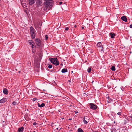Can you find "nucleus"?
<instances>
[{
  "instance_id": "16",
  "label": "nucleus",
  "mask_w": 132,
  "mask_h": 132,
  "mask_svg": "<svg viewBox=\"0 0 132 132\" xmlns=\"http://www.w3.org/2000/svg\"><path fill=\"white\" fill-rule=\"evenodd\" d=\"M111 69L112 71H115L116 70L115 67L114 66H112Z\"/></svg>"
},
{
  "instance_id": "36",
  "label": "nucleus",
  "mask_w": 132,
  "mask_h": 132,
  "mask_svg": "<svg viewBox=\"0 0 132 132\" xmlns=\"http://www.w3.org/2000/svg\"><path fill=\"white\" fill-rule=\"evenodd\" d=\"M81 28H82V29H84V27H81Z\"/></svg>"
},
{
  "instance_id": "26",
  "label": "nucleus",
  "mask_w": 132,
  "mask_h": 132,
  "mask_svg": "<svg viewBox=\"0 0 132 132\" xmlns=\"http://www.w3.org/2000/svg\"><path fill=\"white\" fill-rule=\"evenodd\" d=\"M45 40H47L48 38V36L47 35H46L45 36Z\"/></svg>"
},
{
  "instance_id": "9",
  "label": "nucleus",
  "mask_w": 132,
  "mask_h": 132,
  "mask_svg": "<svg viewBox=\"0 0 132 132\" xmlns=\"http://www.w3.org/2000/svg\"><path fill=\"white\" fill-rule=\"evenodd\" d=\"M121 19L125 22H127V19L125 16H123L121 17Z\"/></svg>"
},
{
  "instance_id": "1",
  "label": "nucleus",
  "mask_w": 132,
  "mask_h": 132,
  "mask_svg": "<svg viewBox=\"0 0 132 132\" xmlns=\"http://www.w3.org/2000/svg\"><path fill=\"white\" fill-rule=\"evenodd\" d=\"M45 6L44 10L45 11L49 10L52 7V3L51 1L52 0H45Z\"/></svg>"
},
{
  "instance_id": "6",
  "label": "nucleus",
  "mask_w": 132,
  "mask_h": 132,
  "mask_svg": "<svg viewBox=\"0 0 132 132\" xmlns=\"http://www.w3.org/2000/svg\"><path fill=\"white\" fill-rule=\"evenodd\" d=\"M29 43L30 45L32 48H35V44L34 42L32 40H28Z\"/></svg>"
},
{
  "instance_id": "34",
  "label": "nucleus",
  "mask_w": 132,
  "mask_h": 132,
  "mask_svg": "<svg viewBox=\"0 0 132 132\" xmlns=\"http://www.w3.org/2000/svg\"><path fill=\"white\" fill-rule=\"evenodd\" d=\"M129 27L130 28H132V24L130 25Z\"/></svg>"
},
{
  "instance_id": "21",
  "label": "nucleus",
  "mask_w": 132,
  "mask_h": 132,
  "mask_svg": "<svg viewBox=\"0 0 132 132\" xmlns=\"http://www.w3.org/2000/svg\"><path fill=\"white\" fill-rule=\"evenodd\" d=\"M18 103L14 101L13 102V104L14 105H16L18 104Z\"/></svg>"
},
{
  "instance_id": "32",
  "label": "nucleus",
  "mask_w": 132,
  "mask_h": 132,
  "mask_svg": "<svg viewBox=\"0 0 132 132\" xmlns=\"http://www.w3.org/2000/svg\"><path fill=\"white\" fill-rule=\"evenodd\" d=\"M74 112L76 114L78 113V111H75Z\"/></svg>"
},
{
  "instance_id": "40",
  "label": "nucleus",
  "mask_w": 132,
  "mask_h": 132,
  "mask_svg": "<svg viewBox=\"0 0 132 132\" xmlns=\"http://www.w3.org/2000/svg\"><path fill=\"white\" fill-rule=\"evenodd\" d=\"M56 129L57 130H58V128H56Z\"/></svg>"
},
{
  "instance_id": "8",
  "label": "nucleus",
  "mask_w": 132,
  "mask_h": 132,
  "mask_svg": "<svg viewBox=\"0 0 132 132\" xmlns=\"http://www.w3.org/2000/svg\"><path fill=\"white\" fill-rule=\"evenodd\" d=\"M37 105L39 107H44L45 106V104L44 103H42L40 104V103H38Z\"/></svg>"
},
{
  "instance_id": "2",
  "label": "nucleus",
  "mask_w": 132,
  "mask_h": 132,
  "mask_svg": "<svg viewBox=\"0 0 132 132\" xmlns=\"http://www.w3.org/2000/svg\"><path fill=\"white\" fill-rule=\"evenodd\" d=\"M30 30L31 38L32 39H33L36 37V31L34 28L32 27H30Z\"/></svg>"
},
{
  "instance_id": "38",
  "label": "nucleus",
  "mask_w": 132,
  "mask_h": 132,
  "mask_svg": "<svg viewBox=\"0 0 132 132\" xmlns=\"http://www.w3.org/2000/svg\"><path fill=\"white\" fill-rule=\"evenodd\" d=\"M39 55H41V53H39Z\"/></svg>"
},
{
  "instance_id": "39",
  "label": "nucleus",
  "mask_w": 132,
  "mask_h": 132,
  "mask_svg": "<svg viewBox=\"0 0 132 132\" xmlns=\"http://www.w3.org/2000/svg\"><path fill=\"white\" fill-rule=\"evenodd\" d=\"M109 98H110L109 97V96H108V99H109Z\"/></svg>"
},
{
  "instance_id": "35",
  "label": "nucleus",
  "mask_w": 132,
  "mask_h": 132,
  "mask_svg": "<svg viewBox=\"0 0 132 132\" xmlns=\"http://www.w3.org/2000/svg\"><path fill=\"white\" fill-rule=\"evenodd\" d=\"M62 2H59V4L61 5L62 4Z\"/></svg>"
},
{
  "instance_id": "10",
  "label": "nucleus",
  "mask_w": 132,
  "mask_h": 132,
  "mask_svg": "<svg viewBox=\"0 0 132 132\" xmlns=\"http://www.w3.org/2000/svg\"><path fill=\"white\" fill-rule=\"evenodd\" d=\"M24 127H23L19 128L18 130V132H22L24 130Z\"/></svg>"
},
{
  "instance_id": "12",
  "label": "nucleus",
  "mask_w": 132,
  "mask_h": 132,
  "mask_svg": "<svg viewBox=\"0 0 132 132\" xmlns=\"http://www.w3.org/2000/svg\"><path fill=\"white\" fill-rule=\"evenodd\" d=\"M109 35L112 38H113L114 37L116 36L114 33L111 32L110 33Z\"/></svg>"
},
{
  "instance_id": "15",
  "label": "nucleus",
  "mask_w": 132,
  "mask_h": 132,
  "mask_svg": "<svg viewBox=\"0 0 132 132\" xmlns=\"http://www.w3.org/2000/svg\"><path fill=\"white\" fill-rule=\"evenodd\" d=\"M67 69L66 68H64L61 71V72L62 73H65L67 72Z\"/></svg>"
},
{
  "instance_id": "29",
  "label": "nucleus",
  "mask_w": 132,
  "mask_h": 132,
  "mask_svg": "<svg viewBox=\"0 0 132 132\" xmlns=\"http://www.w3.org/2000/svg\"><path fill=\"white\" fill-rule=\"evenodd\" d=\"M37 123L36 122H34L33 123V125L35 126L36 125H37Z\"/></svg>"
},
{
  "instance_id": "3",
  "label": "nucleus",
  "mask_w": 132,
  "mask_h": 132,
  "mask_svg": "<svg viewBox=\"0 0 132 132\" xmlns=\"http://www.w3.org/2000/svg\"><path fill=\"white\" fill-rule=\"evenodd\" d=\"M51 62L54 64L57 65L59 64V62L57 58L56 59L50 58L49 59Z\"/></svg>"
},
{
  "instance_id": "44",
  "label": "nucleus",
  "mask_w": 132,
  "mask_h": 132,
  "mask_svg": "<svg viewBox=\"0 0 132 132\" xmlns=\"http://www.w3.org/2000/svg\"><path fill=\"white\" fill-rule=\"evenodd\" d=\"M69 82H70V80H69Z\"/></svg>"
},
{
  "instance_id": "4",
  "label": "nucleus",
  "mask_w": 132,
  "mask_h": 132,
  "mask_svg": "<svg viewBox=\"0 0 132 132\" xmlns=\"http://www.w3.org/2000/svg\"><path fill=\"white\" fill-rule=\"evenodd\" d=\"M90 108L93 110H95L97 108L96 105L93 103H90L89 104Z\"/></svg>"
},
{
  "instance_id": "31",
  "label": "nucleus",
  "mask_w": 132,
  "mask_h": 132,
  "mask_svg": "<svg viewBox=\"0 0 132 132\" xmlns=\"http://www.w3.org/2000/svg\"><path fill=\"white\" fill-rule=\"evenodd\" d=\"M111 100H108V102L109 103H110V102H111V101H112V100H111V99H110Z\"/></svg>"
},
{
  "instance_id": "11",
  "label": "nucleus",
  "mask_w": 132,
  "mask_h": 132,
  "mask_svg": "<svg viewBox=\"0 0 132 132\" xmlns=\"http://www.w3.org/2000/svg\"><path fill=\"white\" fill-rule=\"evenodd\" d=\"M6 100H7V99L6 98H3L2 99L0 100V103H4L6 101Z\"/></svg>"
},
{
  "instance_id": "19",
  "label": "nucleus",
  "mask_w": 132,
  "mask_h": 132,
  "mask_svg": "<svg viewBox=\"0 0 132 132\" xmlns=\"http://www.w3.org/2000/svg\"><path fill=\"white\" fill-rule=\"evenodd\" d=\"M92 70V69L91 68H89L87 70V71L88 72L90 73L91 72Z\"/></svg>"
},
{
  "instance_id": "42",
  "label": "nucleus",
  "mask_w": 132,
  "mask_h": 132,
  "mask_svg": "<svg viewBox=\"0 0 132 132\" xmlns=\"http://www.w3.org/2000/svg\"><path fill=\"white\" fill-rule=\"evenodd\" d=\"M94 82V81H93L92 82V83H93V82Z\"/></svg>"
},
{
  "instance_id": "22",
  "label": "nucleus",
  "mask_w": 132,
  "mask_h": 132,
  "mask_svg": "<svg viewBox=\"0 0 132 132\" xmlns=\"http://www.w3.org/2000/svg\"><path fill=\"white\" fill-rule=\"evenodd\" d=\"M32 48V52L33 53H34L35 52V48Z\"/></svg>"
},
{
  "instance_id": "28",
  "label": "nucleus",
  "mask_w": 132,
  "mask_h": 132,
  "mask_svg": "<svg viewBox=\"0 0 132 132\" xmlns=\"http://www.w3.org/2000/svg\"><path fill=\"white\" fill-rule=\"evenodd\" d=\"M87 116H85L84 118V120H85V119H87Z\"/></svg>"
},
{
  "instance_id": "20",
  "label": "nucleus",
  "mask_w": 132,
  "mask_h": 132,
  "mask_svg": "<svg viewBox=\"0 0 132 132\" xmlns=\"http://www.w3.org/2000/svg\"><path fill=\"white\" fill-rule=\"evenodd\" d=\"M125 131V130L124 128H121L120 129V131L121 132H124Z\"/></svg>"
},
{
  "instance_id": "37",
  "label": "nucleus",
  "mask_w": 132,
  "mask_h": 132,
  "mask_svg": "<svg viewBox=\"0 0 132 132\" xmlns=\"http://www.w3.org/2000/svg\"><path fill=\"white\" fill-rule=\"evenodd\" d=\"M74 27L75 28H76L77 27V26L76 25H75V26Z\"/></svg>"
},
{
  "instance_id": "17",
  "label": "nucleus",
  "mask_w": 132,
  "mask_h": 132,
  "mask_svg": "<svg viewBox=\"0 0 132 132\" xmlns=\"http://www.w3.org/2000/svg\"><path fill=\"white\" fill-rule=\"evenodd\" d=\"M78 132H84L82 129L81 128H79L78 129Z\"/></svg>"
},
{
  "instance_id": "33",
  "label": "nucleus",
  "mask_w": 132,
  "mask_h": 132,
  "mask_svg": "<svg viewBox=\"0 0 132 132\" xmlns=\"http://www.w3.org/2000/svg\"><path fill=\"white\" fill-rule=\"evenodd\" d=\"M39 63H38L37 65V67L38 68L39 67Z\"/></svg>"
},
{
  "instance_id": "30",
  "label": "nucleus",
  "mask_w": 132,
  "mask_h": 132,
  "mask_svg": "<svg viewBox=\"0 0 132 132\" xmlns=\"http://www.w3.org/2000/svg\"><path fill=\"white\" fill-rule=\"evenodd\" d=\"M69 28L68 27H66L65 28V30H69Z\"/></svg>"
},
{
  "instance_id": "5",
  "label": "nucleus",
  "mask_w": 132,
  "mask_h": 132,
  "mask_svg": "<svg viewBox=\"0 0 132 132\" xmlns=\"http://www.w3.org/2000/svg\"><path fill=\"white\" fill-rule=\"evenodd\" d=\"M35 41L36 44L39 46H40L41 44V41L38 38H36L35 39Z\"/></svg>"
},
{
  "instance_id": "13",
  "label": "nucleus",
  "mask_w": 132,
  "mask_h": 132,
  "mask_svg": "<svg viewBox=\"0 0 132 132\" xmlns=\"http://www.w3.org/2000/svg\"><path fill=\"white\" fill-rule=\"evenodd\" d=\"M29 1V4L30 5H32L34 4L35 1V0H28Z\"/></svg>"
},
{
  "instance_id": "18",
  "label": "nucleus",
  "mask_w": 132,
  "mask_h": 132,
  "mask_svg": "<svg viewBox=\"0 0 132 132\" xmlns=\"http://www.w3.org/2000/svg\"><path fill=\"white\" fill-rule=\"evenodd\" d=\"M111 131L112 132H116L117 131V130L116 129L114 128H112V129Z\"/></svg>"
},
{
  "instance_id": "7",
  "label": "nucleus",
  "mask_w": 132,
  "mask_h": 132,
  "mask_svg": "<svg viewBox=\"0 0 132 132\" xmlns=\"http://www.w3.org/2000/svg\"><path fill=\"white\" fill-rule=\"evenodd\" d=\"M96 46L99 49V50H100L101 51H103V47L102 46V43L101 42L98 43L96 45Z\"/></svg>"
},
{
  "instance_id": "45",
  "label": "nucleus",
  "mask_w": 132,
  "mask_h": 132,
  "mask_svg": "<svg viewBox=\"0 0 132 132\" xmlns=\"http://www.w3.org/2000/svg\"><path fill=\"white\" fill-rule=\"evenodd\" d=\"M33 132H35V131H34Z\"/></svg>"
},
{
  "instance_id": "41",
  "label": "nucleus",
  "mask_w": 132,
  "mask_h": 132,
  "mask_svg": "<svg viewBox=\"0 0 132 132\" xmlns=\"http://www.w3.org/2000/svg\"><path fill=\"white\" fill-rule=\"evenodd\" d=\"M61 128H60L59 129V131L60 130H61Z\"/></svg>"
},
{
  "instance_id": "14",
  "label": "nucleus",
  "mask_w": 132,
  "mask_h": 132,
  "mask_svg": "<svg viewBox=\"0 0 132 132\" xmlns=\"http://www.w3.org/2000/svg\"><path fill=\"white\" fill-rule=\"evenodd\" d=\"M3 92L5 94H8V91L7 89L5 88L4 89Z\"/></svg>"
},
{
  "instance_id": "27",
  "label": "nucleus",
  "mask_w": 132,
  "mask_h": 132,
  "mask_svg": "<svg viewBox=\"0 0 132 132\" xmlns=\"http://www.w3.org/2000/svg\"><path fill=\"white\" fill-rule=\"evenodd\" d=\"M121 112H119L117 113L118 115H120L121 114Z\"/></svg>"
},
{
  "instance_id": "43",
  "label": "nucleus",
  "mask_w": 132,
  "mask_h": 132,
  "mask_svg": "<svg viewBox=\"0 0 132 132\" xmlns=\"http://www.w3.org/2000/svg\"><path fill=\"white\" fill-rule=\"evenodd\" d=\"M131 118H132V116H131Z\"/></svg>"
},
{
  "instance_id": "23",
  "label": "nucleus",
  "mask_w": 132,
  "mask_h": 132,
  "mask_svg": "<svg viewBox=\"0 0 132 132\" xmlns=\"http://www.w3.org/2000/svg\"><path fill=\"white\" fill-rule=\"evenodd\" d=\"M83 121V122L85 124H86L88 123V122H87V121L85 120H84Z\"/></svg>"
},
{
  "instance_id": "24",
  "label": "nucleus",
  "mask_w": 132,
  "mask_h": 132,
  "mask_svg": "<svg viewBox=\"0 0 132 132\" xmlns=\"http://www.w3.org/2000/svg\"><path fill=\"white\" fill-rule=\"evenodd\" d=\"M52 65L50 64L48 66V67L49 69H51L52 67Z\"/></svg>"
},
{
  "instance_id": "25",
  "label": "nucleus",
  "mask_w": 132,
  "mask_h": 132,
  "mask_svg": "<svg viewBox=\"0 0 132 132\" xmlns=\"http://www.w3.org/2000/svg\"><path fill=\"white\" fill-rule=\"evenodd\" d=\"M32 100L33 101H37V99L36 98H34L32 99Z\"/></svg>"
}]
</instances>
